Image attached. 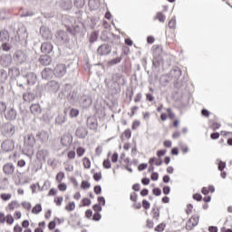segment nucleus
<instances>
[{
    "label": "nucleus",
    "mask_w": 232,
    "mask_h": 232,
    "mask_svg": "<svg viewBox=\"0 0 232 232\" xmlns=\"http://www.w3.org/2000/svg\"><path fill=\"white\" fill-rule=\"evenodd\" d=\"M42 95L41 90L36 87L32 92H27L23 94V100L24 102H32V101H35V99H40Z\"/></svg>",
    "instance_id": "f257e3e1"
},
{
    "label": "nucleus",
    "mask_w": 232,
    "mask_h": 232,
    "mask_svg": "<svg viewBox=\"0 0 232 232\" xmlns=\"http://www.w3.org/2000/svg\"><path fill=\"white\" fill-rule=\"evenodd\" d=\"M1 133L6 139H12L15 135V126L11 122H6L2 126Z\"/></svg>",
    "instance_id": "f03ea898"
},
{
    "label": "nucleus",
    "mask_w": 232,
    "mask_h": 232,
    "mask_svg": "<svg viewBox=\"0 0 232 232\" xmlns=\"http://www.w3.org/2000/svg\"><path fill=\"white\" fill-rule=\"evenodd\" d=\"M28 53L23 50H17L14 54V61L16 64H24L28 62Z\"/></svg>",
    "instance_id": "7ed1b4c3"
},
{
    "label": "nucleus",
    "mask_w": 232,
    "mask_h": 232,
    "mask_svg": "<svg viewBox=\"0 0 232 232\" xmlns=\"http://www.w3.org/2000/svg\"><path fill=\"white\" fill-rule=\"evenodd\" d=\"M153 61L152 66L153 68H159L160 66V53H162V47L160 45H153Z\"/></svg>",
    "instance_id": "20e7f679"
},
{
    "label": "nucleus",
    "mask_w": 232,
    "mask_h": 232,
    "mask_svg": "<svg viewBox=\"0 0 232 232\" xmlns=\"http://www.w3.org/2000/svg\"><path fill=\"white\" fill-rule=\"evenodd\" d=\"M24 82L28 86H34L37 82V74L35 72H27L23 75Z\"/></svg>",
    "instance_id": "39448f33"
},
{
    "label": "nucleus",
    "mask_w": 232,
    "mask_h": 232,
    "mask_svg": "<svg viewBox=\"0 0 232 232\" xmlns=\"http://www.w3.org/2000/svg\"><path fill=\"white\" fill-rule=\"evenodd\" d=\"M169 77L174 81V86L179 84V80L182 75V71L179 67H174L169 73Z\"/></svg>",
    "instance_id": "423d86ee"
},
{
    "label": "nucleus",
    "mask_w": 232,
    "mask_h": 232,
    "mask_svg": "<svg viewBox=\"0 0 232 232\" xmlns=\"http://www.w3.org/2000/svg\"><path fill=\"white\" fill-rule=\"evenodd\" d=\"M66 65L63 63H59L54 67V75L55 77H58V79H61L62 77H64L66 75L67 72Z\"/></svg>",
    "instance_id": "0eeeda50"
},
{
    "label": "nucleus",
    "mask_w": 232,
    "mask_h": 232,
    "mask_svg": "<svg viewBox=\"0 0 232 232\" xmlns=\"http://www.w3.org/2000/svg\"><path fill=\"white\" fill-rule=\"evenodd\" d=\"M1 148L5 153H9V151H14V149L15 148V144L12 140H5L2 142Z\"/></svg>",
    "instance_id": "6e6552de"
},
{
    "label": "nucleus",
    "mask_w": 232,
    "mask_h": 232,
    "mask_svg": "<svg viewBox=\"0 0 232 232\" xmlns=\"http://www.w3.org/2000/svg\"><path fill=\"white\" fill-rule=\"evenodd\" d=\"M59 88H61V84L56 81H50L45 84V91L51 92L52 93H57Z\"/></svg>",
    "instance_id": "1a4fd4ad"
},
{
    "label": "nucleus",
    "mask_w": 232,
    "mask_h": 232,
    "mask_svg": "<svg viewBox=\"0 0 232 232\" xmlns=\"http://www.w3.org/2000/svg\"><path fill=\"white\" fill-rule=\"evenodd\" d=\"M98 55H110L111 53V45L108 44H103L100 45L97 49Z\"/></svg>",
    "instance_id": "9d476101"
},
{
    "label": "nucleus",
    "mask_w": 232,
    "mask_h": 232,
    "mask_svg": "<svg viewBox=\"0 0 232 232\" xmlns=\"http://www.w3.org/2000/svg\"><path fill=\"white\" fill-rule=\"evenodd\" d=\"M5 118L6 121H15L17 118V111L14 107H8L5 109Z\"/></svg>",
    "instance_id": "9b49d317"
},
{
    "label": "nucleus",
    "mask_w": 232,
    "mask_h": 232,
    "mask_svg": "<svg viewBox=\"0 0 232 232\" xmlns=\"http://www.w3.org/2000/svg\"><path fill=\"white\" fill-rule=\"evenodd\" d=\"M3 171L7 177H12V175H14V171H15V166L14 163L7 162L3 166Z\"/></svg>",
    "instance_id": "f8f14e48"
},
{
    "label": "nucleus",
    "mask_w": 232,
    "mask_h": 232,
    "mask_svg": "<svg viewBox=\"0 0 232 232\" xmlns=\"http://www.w3.org/2000/svg\"><path fill=\"white\" fill-rule=\"evenodd\" d=\"M87 126L89 130H95L99 127V121H97L96 116H89L87 118Z\"/></svg>",
    "instance_id": "ddd939ff"
},
{
    "label": "nucleus",
    "mask_w": 232,
    "mask_h": 232,
    "mask_svg": "<svg viewBox=\"0 0 232 232\" xmlns=\"http://www.w3.org/2000/svg\"><path fill=\"white\" fill-rule=\"evenodd\" d=\"M55 37L59 44H64V43H68V33L64 31H58L55 34Z\"/></svg>",
    "instance_id": "4468645a"
},
{
    "label": "nucleus",
    "mask_w": 232,
    "mask_h": 232,
    "mask_svg": "<svg viewBox=\"0 0 232 232\" xmlns=\"http://www.w3.org/2000/svg\"><path fill=\"white\" fill-rule=\"evenodd\" d=\"M79 102L82 104V108H90L92 102V97H90V95L83 94L80 97Z\"/></svg>",
    "instance_id": "2eb2a0df"
},
{
    "label": "nucleus",
    "mask_w": 232,
    "mask_h": 232,
    "mask_svg": "<svg viewBox=\"0 0 232 232\" xmlns=\"http://www.w3.org/2000/svg\"><path fill=\"white\" fill-rule=\"evenodd\" d=\"M53 75H55L54 71L48 67H45L42 71V79H44L45 81H50V79L53 78Z\"/></svg>",
    "instance_id": "dca6fc26"
},
{
    "label": "nucleus",
    "mask_w": 232,
    "mask_h": 232,
    "mask_svg": "<svg viewBox=\"0 0 232 232\" xmlns=\"http://www.w3.org/2000/svg\"><path fill=\"white\" fill-rule=\"evenodd\" d=\"M75 135L78 139H86L88 136V129H86V127L79 126L76 129Z\"/></svg>",
    "instance_id": "f3484780"
},
{
    "label": "nucleus",
    "mask_w": 232,
    "mask_h": 232,
    "mask_svg": "<svg viewBox=\"0 0 232 232\" xmlns=\"http://www.w3.org/2000/svg\"><path fill=\"white\" fill-rule=\"evenodd\" d=\"M0 64L4 67H8L12 64V55L10 54H2L0 56Z\"/></svg>",
    "instance_id": "a211bd4d"
},
{
    "label": "nucleus",
    "mask_w": 232,
    "mask_h": 232,
    "mask_svg": "<svg viewBox=\"0 0 232 232\" xmlns=\"http://www.w3.org/2000/svg\"><path fill=\"white\" fill-rule=\"evenodd\" d=\"M39 63L42 66H50L52 64V57L48 54H43L39 58Z\"/></svg>",
    "instance_id": "6ab92c4d"
},
{
    "label": "nucleus",
    "mask_w": 232,
    "mask_h": 232,
    "mask_svg": "<svg viewBox=\"0 0 232 232\" xmlns=\"http://www.w3.org/2000/svg\"><path fill=\"white\" fill-rule=\"evenodd\" d=\"M53 50V45L50 43H44L41 45V52L45 55H48V53H52Z\"/></svg>",
    "instance_id": "aec40b11"
},
{
    "label": "nucleus",
    "mask_w": 232,
    "mask_h": 232,
    "mask_svg": "<svg viewBox=\"0 0 232 232\" xmlns=\"http://www.w3.org/2000/svg\"><path fill=\"white\" fill-rule=\"evenodd\" d=\"M54 122L56 126H63V124L66 122V111H64L63 113L58 114L55 117Z\"/></svg>",
    "instance_id": "412c9836"
},
{
    "label": "nucleus",
    "mask_w": 232,
    "mask_h": 232,
    "mask_svg": "<svg viewBox=\"0 0 232 232\" xmlns=\"http://www.w3.org/2000/svg\"><path fill=\"white\" fill-rule=\"evenodd\" d=\"M112 80L114 82H117V84H124L126 82V78H124V75L121 72H116L112 75Z\"/></svg>",
    "instance_id": "4be33fe9"
},
{
    "label": "nucleus",
    "mask_w": 232,
    "mask_h": 232,
    "mask_svg": "<svg viewBox=\"0 0 232 232\" xmlns=\"http://www.w3.org/2000/svg\"><path fill=\"white\" fill-rule=\"evenodd\" d=\"M36 138H38V140L41 142H48V139H50V135L48 134V132L44 130H41L36 134Z\"/></svg>",
    "instance_id": "5701e85b"
},
{
    "label": "nucleus",
    "mask_w": 232,
    "mask_h": 232,
    "mask_svg": "<svg viewBox=\"0 0 232 232\" xmlns=\"http://www.w3.org/2000/svg\"><path fill=\"white\" fill-rule=\"evenodd\" d=\"M24 143L31 149L34 148V146H35V136H34V134H28L24 139Z\"/></svg>",
    "instance_id": "b1692460"
},
{
    "label": "nucleus",
    "mask_w": 232,
    "mask_h": 232,
    "mask_svg": "<svg viewBox=\"0 0 232 232\" xmlns=\"http://www.w3.org/2000/svg\"><path fill=\"white\" fill-rule=\"evenodd\" d=\"M8 41H10V34H8V31H0V43H8Z\"/></svg>",
    "instance_id": "393cba45"
},
{
    "label": "nucleus",
    "mask_w": 232,
    "mask_h": 232,
    "mask_svg": "<svg viewBox=\"0 0 232 232\" xmlns=\"http://www.w3.org/2000/svg\"><path fill=\"white\" fill-rule=\"evenodd\" d=\"M31 113L33 115H40L42 110H41V105L38 103L32 104L30 106Z\"/></svg>",
    "instance_id": "a878e982"
},
{
    "label": "nucleus",
    "mask_w": 232,
    "mask_h": 232,
    "mask_svg": "<svg viewBox=\"0 0 232 232\" xmlns=\"http://www.w3.org/2000/svg\"><path fill=\"white\" fill-rule=\"evenodd\" d=\"M162 162H163L162 159L160 158L157 159L155 157L150 158L149 160V164L150 166H153L154 164L155 166H162Z\"/></svg>",
    "instance_id": "bb28decb"
},
{
    "label": "nucleus",
    "mask_w": 232,
    "mask_h": 232,
    "mask_svg": "<svg viewBox=\"0 0 232 232\" xmlns=\"http://www.w3.org/2000/svg\"><path fill=\"white\" fill-rule=\"evenodd\" d=\"M44 28L41 27L40 28V34H42V37H44V39H47L50 40L52 39V31H45V33H44Z\"/></svg>",
    "instance_id": "cd10ccee"
},
{
    "label": "nucleus",
    "mask_w": 232,
    "mask_h": 232,
    "mask_svg": "<svg viewBox=\"0 0 232 232\" xmlns=\"http://www.w3.org/2000/svg\"><path fill=\"white\" fill-rule=\"evenodd\" d=\"M199 218H200V217H198V216H192L188 219V224H192V227H197V226H198Z\"/></svg>",
    "instance_id": "c85d7f7f"
},
{
    "label": "nucleus",
    "mask_w": 232,
    "mask_h": 232,
    "mask_svg": "<svg viewBox=\"0 0 232 232\" xmlns=\"http://www.w3.org/2000/svg\"><path fill=\"white\" fill-rule=\"evenodd\" d=\"M121 61H122V57H116L113 58L112 60L109 61L107 63L108 66H115V64H119V63H121Z\"/></svg>",
    "instance_id": "c756f323"
},
{
    "label": "nucleus",
    "mask_w": 232,
    "mask_h": 232,
    "mask_svg": "<svg viewBox=\"0 0 232 232\" xmlns=\"http://www.w3.org/2000/svg\"><path fill=\"white\" fill-rule=\"evenodd\" d=\"M20 72L17 67H13L9 69V75H12L13 77H19Z\"/></svg>",
    "instance_id": "7c9ffc66"
},
{
    "label": "nucleus",
    "mask_w": 232,
    "mask_h": 232,
    "mask_svg": "<svg viewBox=\"0 0 232 232\" xmlns=\"http://www.w3.org/2000/svg\"><path fill=\"white\" fill-rule=\"evenodd\" d=\"M41 211H43V206L41 204H36L32 209V213L34 215H39Z\"/></svg>",
    "instance_id": "2f4dec72"
},
{
    "label": "nucleus",
    "mask_w": 232,
    "mask_h": 232,
    "mask_svg": "<svg viewBox=\"0 0 232 232\" xmlns=\"http://www.w3.org/2000/svg\"><path fill=\"white\" fill-rule=\"evenodd\" d=\"M8 79V72L5 70H0V82H5Z\"/></svg>",
    "instance_id": "473e14b6"
},
{
    "label": "nucleus",
    "mask_w": 232,
    "mask_h": 232,
    "mask_svg": "<svg viewBox=\"0 0 232 232\" xmlns=\"http://www.w3.org/2000/svg\"><path fill=\"white\" fill-rule=\"evenodd\" d=\"M61 144L63 146H69L70 144V137L64 135L61 138Z\"/></svg>",
    "instance_id": "72a5a7b5"
},
{
    "label": "nucleus",
    "mask_w": 232,
    "mask_h": 232,
    "mask_svg": "<svg viewBox=\"0 0 232 232\" xmlns=\"http://www.w3.org/2000/svg\"><path fill=\"white\" fill-rule=\"evenodd\" d=\"M2 45L1 48L4 52H10V50L12 49V47L10 46V44H8V42H2Z\"/></svg>",
    "instance_id": "f704fd0d"
},
{
    "label": "nucleus",
    "mask_w": 232,
    "mask_h": 232,
    "mask_svg": "<svg viewBox=\"0 0 232 232\" xmlns=\"http://www.w3.org/2000/svg\"><path fill=\"white\" fill-rule=\"evenodd\" d=\"M33 15H35V13H34V11H24L20 14V17H32Z\"/></svg>",
    "instance_id": "c9c22d12"
},
{
    "label": "nucleus",
    "mask_w": 232,
    "mask_h": 232,
    "mask_svg": "<svg viewBox=\"0 0 232 232\" xmlns=\"http://www.w3.org/2000/svg\"><path fill=\"white\" fill-rule=\"evenodd\" d=\"M83 166L85 169H90L92 168V161L88 158H83Z\"/></svg>",
    "instance_id": "e433bc0d"
},
{
    "label": "nucleus",
    "mask_w": 232,
    "mask_h": 232,
    "mask_svg": "<svg viewBox=\"0 0 232 232\" xmlns=\"http://www.w3.org/2000/svg\"><path fill=\"white\" fill-rule=\"evenodd\" d=\"M69 115L72 119L75 118V117H79V110L77 109H71Z\"/></svg>",
    "instance_id": "4c0bfd02"
},
{
    "label": "nucleus",
    "mask_w": 232,
    "mask_h": 232,
    "mask_svg": "<svg viewBox=\"0 0 232 232\" xmlns=\"http://www.w3.org/2000/svg\"><path fill=\"white\" fill-rule=\"evenodd\" d=\"M20 206H21V205H20L19 202H17V201H12V202L8 205L10 211H14V208H20Z\"/></svg>",
    "instance_id": "58836bf2"
},
{
    "label": "nucleus",
    "mask_w": 232,
    "mask_h": 232,
    "mask_svg": "<svg viewBox=\"0 0 232 232\" xmlns=\"http://www.w3.org/2000/svg\"><path fill=\"white\" fill-rule=\"evenodd\" d=\"M66 211H73V209H75V202L72 201L69 202V204L65 207Z\"/></svg>",
    "instance_id": "ea45409f"
},
{
    "label": "nucleus",
    "mask_w": 232,
    "mask_h": 232,
    "mask_svg": "<svg viewBox=\"0 0 232 232\" xmlns=\"http://www.w3.org/2000/svg\"><path fill=\"white\" fill-rule=\"evenodd\" d=\"M14 216H12L11 214H8L6 217H5V222L6 224H8L9 226H12V224H14Z\"/></svg>",
    "instance_id": "a19ab883"
},
{
    "label": "nucleus",
    "mask_w": 232,
    "mask_h": 232,
    "mask_svg": "<svg viewBox=\"0 0 232 232\" xmlns=\"http://www.w3.org/2000/svg\"><path fill=\"white\" fill-rule=\"evenodd\" d=\"M156 18H158L160 23H164L166 21V16L160 12L157 14Z\"/></svg>",
    "instance_id": "79ce46f5"
},
{
    "label": "nucleus",
    "mask_w": 232,
    "mask_h": 232,
    "mask_svg": "<svg viewBox=\"0 0 232 232\" xmlns=\"http://www.w3.org/2000/svg\"><path fill=\"white\" fill-rule=\"evenodd\" d=\"M74 6L76 8H82L84 6V0H74Z\"/></svg>",
    "instance_id": "37998d69"
},
{
    "label": "nucleus",
    "mask_w": 232,
    "mask_h": 232,
    "mask_svg": "<svg viewBox=\"0 0 232 232\" xmlns=\"http://www.w3.org/2000/svg\"><path fill=\"white\" fill-rule=\"evenodd\" d=\"M91 186L92 184H90V182L86 180L82 181V185H81L82 189H90Z\"/></svg>",
    "instance_id": "c03bdc74"
},
{
    "label": "nucleus",
    "mask_w": 232,
    "mask_h": 232,
    "mask_svg": "<svg viewBox=\"0 0 232 232\" xmlns=\"http://www.w3.org/2000/svg\"><path fill=\"white\" fill-rule=\"evenodd\" d=\"M218 171H224V169H226V162L219 160L218 165Z\"/></svg>",
    "instance_id": "a18cd8bd"
},
{
    "label": "nucleus",
    "mask_w": 232,
    "mask_h": 232,
    "mask_svg": "<svg viewBox=\"0 0 232 232\" xmlns=\"http://www.w3.org/2000/svg\"><path fill=\"white\" fill-rule=\"evenodd\" d=\"M0 198H2V200H10L12 198V194H6V193H2L0 195Z\"/></svg>",
    "instance_id": "49530a36"
},
{
    "label": "nucleus",
    "mask_w": 232,
    "mask_h": 232,
    "mask_svg": "<svg viewBox=\"0 0 232 232\" xmlns=\"http://www.w3.org/2000/svg\"><path fill=\"white\" fill-rule=\"evenodd\" d=\"M51 186H52V183L50 181L46 180V181H44L41 190L44 191V190L50 189Z\"/></svg>",
    "instance_id": "de8ad7c7"
},
{
    "label": "nucleus",
    "mask_w": 232,
    "mask_h": 232,
    "mask_svg": "<svg viewBox=\"0 0 232 232\" xmlns=\"http://www.w3.org/2000/svg\"><path fill=\"white\" fill-rule=\"evenodd\" d=\"M165 227H166V224L160 223V225H158V226L155 227V231H157V232H162V231H164Z\"/></svg>",
    "instance_id": "09e8293b"
},
{
    "label": "nucleus",
    "mask_w": 232,
    "mask_h": 232,
    "mask_svg": "<svg viewBox=\"0 0 232 232\" xmlns=\"http://www.w3.org/2000/svg\"><path fill=\"white\" fill-rule=\"evenodd\" d=\"M152 193L155 197H160V195H162V190L160 188H154Z\"/></svg>",
    "instance_id": "8fccbe9b"
},
{
    "label": "nucleus",
    "mask_w": 232,
    "mask_h": 232,
    "mask_svg": "<svg viewBox=\"0 0 232 232\" xmlns=\"http://www.w3.org/2000/svg\"><path fill=\"white\" fill-rule=\"evenodd\" d=\"M85 151L86 150L82 147H78L76 150V153H77L78 157H82V155H84Z\"/></svg>",
    "instance_id": "3c124183"
},
{
    "label": "nucleus",
    "mask_w": 232,
    "mask_h": 232,
    "mask_svg": "<svg viewBox=\"0 0 232 232\" xmlns=\"http://www.w3.org/2000/svg\"><path fill=\"white\" fill-rule=\"evenodd\" d=\"M92 209L96 213H101V211H102V207L101 206V204H95L92 206Z\"/></svg>",
    "instance_id": "603ef678"
},
{
    "label": "nucleus",
    "mask_w": 232,
    "mask_h": 232,
    "mask_svg": "<svg viewBox=\"0 0 232 232\" xmlns=\"http://www.w3.org/2000/svg\"><path fill=\"white\" fill-rule=\"evenodd\" d=\"M101 218H102V216L99 212H95L92 216V220H94L95 222H99Z\"/></svg>",
    "instance_id": "864d4df0"
},
{
    "label": "nucleus",
    "mask_w": 232,
    "mask_h": 232,
    "mask_svg": "<svg viewBox=\"0 0 232 232\" xmlns=\"http://www.w3.org/2000/svg\"><path fill=\"white\" fill-rule=\"evenodd\" d=\"M22 206H23V208L27 209V211H30V209H32V203L30 202L24 201L22 203Z\"/></svg>",
    "instance_id": "5fc2aeb1"
},
{
    "label": "nucleus",
    "mask_w": 232,
    "mask_h": 232,
    "mask_svg": "<svg viewBox=\"0 0 232 232\" xmlns=\"http://www.w3.org/2000/svg\"><path fill=\"white\" fill-rule=\"evenodd\" d=\"M102 164L105 169H110V168H111V161H110V160H104Z\"/></svg>",
    "instance_id": "6e6d98bb"
},
{
    "label": "nucleus",
    "mask_w": 232,
    "mask_h": 232,
    "mask_svg": "<svg viewBox=\"0 0 232 232\" xmlns=\"http://www.w3.org/2000/svg\"><path fill=\"white\" fill-rule=\"evenodd\" d=\"M55 226H57V223H55V220L50 221L48 224V229L50 231H53V229H55Z\"/></svg>",
    "instance_id": "4d7b16f0"
},
{
    "label": "nucleus",
    "mask_w": 232,
    "mask_h": 232,
    "mask_svg": "<svg viewBox=\"0 0 232 232\" xmlns=\"http://www.w3.org/2000/svg\"><path fill=\"white\" fill-rule=\"evenodd\" d=\"M63 179H64V172L60 171L57 175H56V180L57 182H62Z\"/></svg>",
    "instance_id": "13d9d810"
},
{
    "label": "nucleus",
    "mask_w": 232,
    "mask_h": 232,
    "mask_svg": "<svg viewBox=\"0 0 232 232\" xmlns=\"http://www.w3.org/2000/svg\"><path fill=\"white\" fill-rule=\"evenodd\" d=\"M94 193L95 195H101V193H102V188L101 187V185H96L94 187Z\"/></svg>",
    "instance_id": "bf43d9fd"
},
{
    "label": "nucleus",
    "mask_w": 232,
    "mask_h": 232,
    "mask_svg": "<svg viewBox=\"0 0 232 232\" xmlns=\"http://www.w3.org/2000/svg\"><path fill=\"white\" fill-rule=\"evenodd\" d=\"M64 3L66 5L63 6V9L64 10H71V8H72V0H65Z\"/></svg>",
    "instance_id": "052dcab7"
},
{
    "label": "nucleus",
    "mask_w": 232,
    "mask_h": 232,
    "mask_svg": "<svg viewBox=\"0 0 232 232\" xmlns=\"http://www.w3.org/2000/svg\"><path fill=\"white\" fill-rule=\"evenodd\" d=\"M93 179L96 182H99L102 179V174L101 172H96L93 174Z\"/></svg>",
    "instance_id": "680f3d73"
},
{
    "label": "nucleus",
    "mask_w": 232,
    "mask_h": 232,
    "mask_svg": "<svg viewBox=\"0 0 232 232\" xmlns=\"http://www.w3.org/2000/svg\"><path fill=\"white\" fill-rule=\"evenodd\" d=\"M151 204H150V201L143 199L142 200V208H144L145 209H150Z\"/></svg>",
    "instance_id": "e2e57ef3"
},
{
    "label": "nucleus",
    "mask_w": 232,
    "mask_h": 232,
    "mask_svg": "<svg viewBox=\"0 0 232 232\" xmlns=\"http://www.w3.org/2000/svg\"><path fill=\"white\" fill-rule=\"evenodd\" d=\"M123 137H126V139H131V130L130 129L125 130Z\"/></svg>",
    "instance_id": "0e129e2a"
},
{
    "label": "nucleus",
    "mask_w": 232,
    "mask_h": 232,
    "mask_svg": "<svg viewBox=\"0 0 232 232\" xmlns=\"http://www.w3.org/2000/svg\"><path fill=\"white\" fill-rule=\"evenodd\" d=\"M176 24H177V21L175 20V18H172L169 22V28L174 29Z\"/></svg>",
    "instance_id": "69168bd1"
},
{
    "label": "nucleus",
    "mask_w": 232,
    "mask_h": 232,
    "mask_svg": "<svg viewBox=\"0 0 232 232\" xmlns=\"http://www.w3.org/2000/svg\"><path fill=\"white\" fill-rule=\"evenodd\" d=\"M63 200H64L63 197H57L56 198H54L56 206H61V204H63Z\"/></svg>",
    "instance_id": "338daca9"
},
{
    "label": "nucleus",
    "mask_w": 232,
    "mask_h": 232,
    "mask_svg": "<svg viewBox=\"0 0 232 232\" xmlns=\"http://www.w3.org/2000/svg\"><path fill=\"white\" fill-rule=\"evenodd\" d=\"M67 188H68V187L66 186L65 183H60V184L58 185V189H59L60 191H66Z\"/></svg>",
    "instance_id": "774afa93"
}]
</instances>
